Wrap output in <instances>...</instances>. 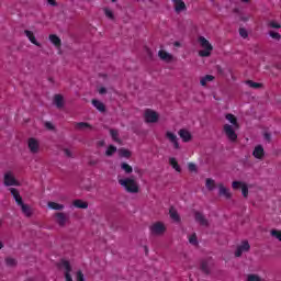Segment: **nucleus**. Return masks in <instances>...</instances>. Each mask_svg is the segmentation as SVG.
Masks as SVG:
<instances>
[{"label": "nucleus", "instance_id": "nucleus-1", "mask_svg": "<svg viewBox=\"0 0 281 281\" xmlns=\"http://www.w3.org/2000/svg\"><path fill=\"white\" fill-rule=\"evenodd\" d=\"M119 183L126 190V192H130V194H137V192H139V184H137L134 176L120 179Z\"/></svg>", "mask_w": 281, "mask_h": 281}, {"label": "nucleus", "instance_id": "nucleus-2", "mask_svg": "<svg viewBox=\"0 0 281 281\" xmlns=\"http://www.w3.org/2000/svg\"><path fill=\"white\" fill-rule=\"evenodd\" d=\"M198 42L200 43L201 47L204 48L199 52V56L202 58H210L212 56V50L214 49V46L205 38L204 36H200L198 38Z\"/></svg>", "mask_w": 281, "mask_h": 281}, {"label": "nucleus", "instance_id": "nucleus-3", "mask_svg": "<svg viewBox=\"0 0 281 281\" xmlns=\"http://www.w3.org/2000/svg\"><path fill=\"white\" fill-rule=\"evenodd\" d=\"M232 188L233 190H240L241 188V194L244 199H247V196H249V187L247 186V183L243 181H233Z\"/></svg>", "mask_w": 281, "mask_h": 281}, {"label": "nucleus", "instance_id": "nucleus-4", "mask_svg": "<svg viewBox=\"0 0 281 281\" xmlns=\"http://www.w3.org/2000/svg\"><path fill=\"white\" fill-rule=\"evenodd\" d=\"M224 133L226 137L229 139V142H236V139H238V135L236 134V131L229 124L224 125Z\"/></svg>", "mask_w": 281, "mask_h": 281}, {"label": "nucleus", "instance_id": "nucleus-5", "mask_svg": "<svg viewBox=\"0 0 281 281\" xmlns=\"http://www.w3.org/2000/svg\"><path fill=\"white\" fill-rule=\"evenodd\" d=\"M145 121L147 124H155L159 122V114L153 110H146L145 111Z\"/></svg>", "mask_w": 281, "mask_h": 281}, {"label": "nucleus", "instance_id": "nucleus-6", "mask_svg": "<svg viewBox=\"0 0 281 281\" xmlns=\"http://www.w3.org/2000/svg\"><path fill=\"white\" fill-rule=\"evenodd\" d=\"M150 232L154 236H161L166 232V225L161 222H157L150 226Z\"/></svg>", "mask_w": 281, "mask_h": 281}, {"label": "nucleus", "instance_id": "nucleus-7", "mask_svg": "<svg viewBox=\"0 0 281 281\" xmlns=\"http://www.w3.org/2000/svg\"><path fill=\"white\" fill-rule=\"evenodd\" d=\"M56 223L59 227H65L69 223V216L64 212L55 213Z\"/></svg>", "mask_w": 281, "mask_h": 281}, {"label": "nucleus", "instance_id": "nucleus-8", "mask_svg": "<svg viewBox=\"0 0 281 281\" xmlns=\"http://www.w3.org/2000/svg\"><path fill=\"white\" fill-rule=\"evenodd\" d=\"M195 222L202 225V227H210V222L205 218V215L200 211H194Z\"/></svg>", "mask_w": 281, "mask_h": 281}, {"label": "nucleus", "instance_id": "nucleus-9", "mask_svg": "<svg viewBox=\"0 0 281 281\" xmlns=\"http://www.w3.org/2000/svg\"><path fill=\"white\" fill-rule=\"evenodd\" d=\"M4 186H5L7 188H10L11 186H16V187H19V186H21V182H19V181L16 180V178H14V176H12L11 172H7V173L4 175Z\"/></svg>", "mask_w": 281, "mask_h": 281}, {"label": "nucleus", "instance_id": "nucleus-10", "mask_svg": "<svg viewBox=\"0 0 281 281\" xmlns=\"http://www.w3.org/2000/svg\"><path fill=\"white\" fill-rule=\"evenodd\" d=\"M249 249H251L249 241L247 240L243 241L241 245L237 247L235 251V257L240 258V256H243V251H249Z\"/></svg>", "mask_w": 281, "mask_h": 281}, {"label": "nucleus", "instance_id": "nucleus-11", "mask_svg": "<svg viewBox=\"0 0 281 281\" xmlns=\"http://www.w3.org/2000/svg\"><path fill=\"white\" fill-rule=\"evenodd\" d=\"M218 196H225L227 200L232 199V192H229V189L224 183L218 184Z\"/></svg>", "mask_w": 281, "mask_h": 281}, {"label": "nucleus", "instance_id": "nucleus-12", "mask_svg": "<svg viewBox=\"0 0 281 281\" xmlns=\"http://www.w3.org/2000/svg\"><path fill=\"white\" fill-rule=\"evenodd\" d=\"M9 191L11 192L16 205H23V198L21 193L15 188H10Z\"/></svg>", "mask_w": 281, "mask_h": 281}, {"label": "nucleus", "instance_id": "nucleus-13", "mask_svg": "<svg viewBox=\"0 0 281 281\" xmlns=\"http://www.w3.org/2000/svg\"><path fill=\"white\" fill-rule=\"evenodd\" d=\"M29 148L33 155H36L40 148L38 140L36 138H29Z\"/></svg>", "mask_w": 281, "mask_h": 281}, {"label": "nucleus", "instance_id": "nucleus-14", "mask_svg": "<svg viewBox=\"0 0 281 281\" xmlns=\"http://www.w3.org/2000/svg\"><path fill=\"white\" fill-rule=\"evenodd\" d=\"M252 156L256 159H265V148L262 145H257L252 151Z\"/></svg>", "mask_w": 281, "mask_h": 281}, {"label": "nucleus", "instance_id": "nucleus-15", "mask_svg": "<svg viewBox=\"0 0 281 281\" xmlns=\"http://www.w3.org/2000/svg\"><path fill=\"white\" fill-rule=\"evenodd\" d=\"M53 104H55L57 109H63V106H65V98L63 97V94H55L53 99Z\"/></svg>", "mask_w": 281, "mask_h": 281}, {"label": "nucleus", "instance_id": "nucleus-16", "mask_svg": "<svg viewBox=\"0 0 281 281\" xmlns=\"http://www.w3.org/2000/svg\"><path fill=\"white\" fill-rule=\"evenodd\" d=\"M179 136L181 137L182 142H191L192 140V134L188 130H180L178 132Z\"/></svg>", "mask_w": 281, "mask_h": 281}, {"label": "nucleus", "instance_id": "nucleus-17", "mask_svg": "<svg viewBox=\"0 0 281 281\" xmlns=\"http://www.w3.org/2000/svg\"><path fill=\"white\" fill-rule=\"evenodd\" d=\"M166 137H167V139H169V142H171V144H173V148L179 150V140L177 138V135H175L171 132H167Z\"/></svg>", "mask_w": 281, "mask_h": 281}, {"label": "nucleus", "instance_id": "nucleus-18", "mask_svg": "<svg viewBox=\"0 0 281 281\" xmlns=\"http://www.w3.org/2000/svg\"><path fill=\"white\" fill-rule=\"evenodd\" d=\"M169 215H170V218L172 221H175V223H181V216H179V212H177V210L175 209V206H171L169 209Z\"/></svg>", "mask_w": 281, "mask_h": 281}, {"label": "nucleus", "instance_id": "nucleus-19", "mask_svg": "<svg viewBox=\"0 0 281 281\" xmlns=\"http://www.w3.org/2000/svg\"><path fill=\"white\" fill-rule=\"evenodd\" d=\"M175 2V11L179 14V12H183L187 10L186 2L183 0H173Z\"/></svg>", "mask_w": 281, "mask_h": 281}, {"label": "nucleus", "instance_id": "nucleus-20", "mask_svg": "<svg viewBox=\"0 0 281 281\" xmlns=\"http://www.w3.org/2000/svg\"><path fill=\"white\" fill-rule=\"evenodd\" d=\"M92 104L94 105V108H95L97 110L100 111V113H106V105H104V104L102 103V101L97 100V99H92Z\"/></svg>", "mask_w": 281, "mask_h": 281}, {"label": "nucleus", "instance_id": "nucleus-21", "mask_svg": "<svg viewBox=\"0 0 281 281\" xmlns=\"http://www.w3.org/2000/svg\"><path fill=\"white\" fill-rule=\"evenodd\" d=\"M158 56L160 60H164L165 63H171L172 60V55L169 53H166L165 50H159Z\"/></svg>", "mask_w": 281, "mask_h": 281}, {"label": "nucleus", "instance_id": "nucleus-22", "mask_svg": "<svg viewBox=\"0 0 281 281\" xmlns=\"http://www.w3.org/2000/svg\"><path fill=\"white\" fill-rule=\"evenodd\" d=\"M57 267L58 269H65L66 272H71V263L65 259H61Z\"/></svg>", "mask_w": 281, "mask_h": 281}, {"label": "nucleus", "instance_id": "nucleus-23", "mask_svg": "<svg viewBox=\"0 0 281 281\" xmlns=\"http://www.w3.org/2000/svg\"><path fill=\"white\" fill-rule=\"evenodd\" d=\"M200 270L202 271V273H204V276H210V273H212V271L210 270V263L205 260L201 261Z\"/></svg>", "mask_w": 281, "mask_h": 281}, {"label": "nucleus", "instance_id": "nucleus-24", "mask_svg": "<svg viewBox=\"0 0 281 281\" xmlns=\"http://www.w3.org/2000/svg\"><path fill=\"white\" fill-rule=\"evenodd\" d=\"M119 153V157L121 158H125V159H131L133 153H131V150L126 149V148H120L117 149Z\"/></svg>", "mask_w": 281, "mask_h": 281}, {"label": "nucleus", "instance_id": "nucleus-25", "mask_svg": "<svg viewBox=\"0 0 281 281\" xmlns=\"http://www.w3.org/2000/svg\"><path fill=\"white\" fill-rule=\"evenodd\" d=\"M24 34L27 36V38L33 43V45H36V47H41V43L36 41V37L34 36V33L32 31H24Z\"/></svg>", "mask_w": 281, "mask_h": 281}, {"label": "nucleus", "instance_id": "nucleus-26", "mask_svg": "<svg viewBox=\"0 0 281 281\" xmlns=\"http://www.w3.org/2000/svg\"><path fill=\"white\" fill-rule=\"evenodd\" d=\"M110 135L113 139V142H116V144L122 145V139H120V132L117 130H110Z\"/></svg>", "mask_w": 281, "mask_h": 281}, {"label": "nucleus", "instance_id": "nucleus-27", "mask_svg": "<svg viewBox=\"0 0 281 281\" xmlns=\"http://www.w3.org/2000/svg\"><path fill=\"white\" fill-rule=\"evenodd\" d=\"M19 206L22 210V214H24L27 217L32 216V209L30 207V205L22 202V204H19Z\"/></svg>", "mask_w": 281, "mask_h": 281}, {"label": "nucleus", "instance_id": "nucleus-28", "mask_svg": "<svg viewBox=\"0 0 281 281\" xmlns=\"http://www.w3.org/2000/svg\"><path fill=\"white\" fill-rule=\"evenodd\" d=\"M226 120L233 124L234 128H240V125H238V119L234 114H226Z\"/></svg>", "mask_w": 281, "mask_h": 281}, {"label": "nucleus", "instance_id": "nucleus-29", "mask_svg": "<svg viewBox=\"0 0 281 281\" xmlns=\"http://www.w3.org/2000/svg\"><path fill=\"white\" fill-rule=\"evenodd\" d=\"M169 165L173 168L176 172H181V166H179V162H177V158L170 157Z\"/></svg>", "mask_w": 281, "mask_h": 281}, {"label": "nucleus", "instance_id": "nucleus-30", "mask_svg": "<svg viewBox=\"0 0 281 281\" xmlns=\"http://www.w3.org/2000/svg\"><path fill=\"white\" fill-rule=\"evenodd\" d=\"M72 205H75V207H78L79 210H87V207H89V203L82 200H75Z\"/></svg>", "mask_w": 281, "mask_h": 281}, {"label": "nucleus", "instance_id": "nucleus-31", "mask_svg": "<svg viewBox=\"0 0 281 281\" xmlns=\"http://www.w3.org/2000/svg\"><path fill=\"white\" fill-rule=\"evenodd\" d=\"M49 41H50V43H53V45H55V47H60V45H61L60 37H58V35H56V34H50Z\"/></svg>", "mask_w": 281, "mask_h": 281}, {"label": "nucleus", "instance_id": "nucleus-32", "mask_svg": "<svg viewBox=\"0 0 281 281\" xmlns=\"http://www.w3.org/2000/svg\"><path fill=\"white\" fill-rule=\"evenodd\" d=\"M75 128H78L79 131H85V128H92V126L87 122H79L75 124Z\"/></svg>", "mask_w": 281, "mask_h": 281}, {"label": "nucleus", "instance_id": "nucleus-33", "mask_svg": "<svg viewBox=\"0 0 281 281\" xmlns=\"http://www.w3.org/2000/svg\"><path fill=\"white\" fill-rule=\"evenodd\" d=\"M212 80H214V76H212V75H206V76H204V77L201 78L200 85H201L202 87H205V85H207V82H212Z\"/></svg>", "mask_w": 281, "mask_h": 281}, {"label": "nucleus", "instance_id": "nucleus-34", "mask_svg": "<svg viewBox=\"0 0 281 281\" xmlns=\"http://www.w3.org/2000/svg\"><path fill=\"white\" fill-rule=\"evenodd\" d=\"M115 153H117V147H115L114 145H110L108 147V149L105 150L106 157H113V155H115Z\"/></svg>", "mask_w": 281, "mask_h": 281}, {"label": "nucleus", "instance_id": "nucleus-35", "mask_svg": "<svg viewBox=\"0 0 281 281\" xmlns=\"http://www.w3.org/2000/svg\"><path fill=\"white\" fill-rule=\"evenodd\" d=\"M216 188V182L214 181V179L209 178L206 179V189L212 192V190H214Z\"/></svg>", "mask_w": 281, "mask_h": 281}, {"label": "nucleus", "instance_id": "nucleus-36", "mask_svg": "<svg viewBox=\"0 0 281 281\" xmlns=\"http://www.w3.org/2000/svg\"><path fill=\"white\" fill-rule=\"evenodd\" d=\"M121 170H124L126 175H131L133 172V167L126 162H122Z\"/></svg>", "mask_w": 281, "mask_h": 281}, {"label": "nucleus", "instance_id": "nucleus-37", "mask_svg": "<svg viewBox=\"0 0 281 281\" xmlns=\"http://www.w3.org/2000/svg\"><path fill=\"white\" fill-rule=\"evenodd\" d=\"M48 207H50V210H65V205L63 204H58L56 202H48Z\"/></svg>", "mask_w": 281, "mask_h": 281}, {"label": "nucleus", "instance_id": "nucleus-38", "mask_svg": "<svg viewBox=\"0 0 281 281\" xmlns=\"http://www.w3.org/2000/svg\"><path fill=\"white\" fill-rule=\"evenodd\" d=\"M246 85H248V87H250L251 89H262V83H258L251 80H247Z\"/></svg>", "mask_w": 281, "mask_h": 281}, {"label": "nucleus", "instance_id": "nucleus-39", "mask_svg": "<svg viewBox=\"0 0 281 281\" xmlns=\"http://www.w3.org/2000/svg\"><path fill=\"white\" fill-rule=\"evenodd\" d=\"M4 262H5L7 267H16V259H14L12 257H7L4 259Z\"/></svg>", "mask_w": 281, "mask_h": 281}, {"label": "nucleus", "instance_id": "nucleus-40", "mask_svg": "<svg viewBox=\"0 0 281 281\" xmlns=\"http://www.w3.org/2000/svg\"><path fill=\"white\" fill-rule=\"evenodd\" d=\"M104 14L110 21H115V14H113V11H111L109 8L103 9Z\"/></svg>", "mask_w": 281, "mask_h": 281}, {"label": "nucleus", "instance_id": "nucleus-41", "mask_svg": "<svg viewBox=\"0 0 281 281\" xmlns=\"http://www.w3.org/2000/svg\"><path fill=\"white\" fill-rule=\"evenodd\" d=\"M268 27H271L272 30H280L281 24L276 21L268 22Z\"/></svg>", "mask_w": 281, "mask_h": 281}, {"label": "nucleus", "instance_id": "nucleus-42", "mask_svg": "<svg viewBox=\"0 0 281 281\" xmlns=\"http://www.w3.org/2000/svg\"><path fill=\"white\" fill-rule=\"evenodd\" d=\"M270 234L273 236V238H277L281 243V231L272 229Z\"/></svg>", "mask_w": 281, "mask_h": 281}, {"label": "nucleus", "instance_id": "nucleus-43", "mask_svg": "<svg viewBox=\"0 0 281 281\" xmlns=\"http://www.w3.org/2000/svg\"><path fill=\"white\" fill-rule=\"evenodd\" d=\"M247 281H262V279L258 274H248Z\"/></svg>", "mask_w": 281, "mask_h": 281}, {"label": "nucleus", "instance_id": "nucleus-44", "mask_svg": "<svg viewBox=\"0 0 281 281\" xmlns=\"http://www.w3.org/2000/svg\"><path fill=\"white\" fill-rule=\"evenodd\" d=\"M188 168H189V172H195V173L199 172V168L193 162H189Z\"/></svg>", "mask_w": 281, "mask_h": 281}, {"label": "nucleus", "instance_id": "nucleus-45", "mask_svg": "<svg viewBox=\"0 0 281 281\" xmlns=\"http://www.w3.org/2000/svg\"><path fill=\"white\" fill-rule=\"evenodd\" d=\"M189 243L190 245H194V246L199 245V239H196V234H193L190 236Z\"/></svg>", "mask_w": 281, "mask_h": 281}, {"label": "nucleus", "instance_id": "nucleus-46", "mask_svg": "<svg viewBox=\"0 0 281 281\" xmlns=\"http://www.w3.org/2000/svg\"><path fill=\"white\" fill-rule=\"evenodd\" d=\"M269 36H271V38H274V41H280V38H281L280 33H277L274 31H270Z\"/></svg>", "mask_w": 281, "mask_h": 281}, {"label": "nucleus", "instance_id": "nucleus-47", "mask_svg": "<svg viewBox=\"0 0 281 281\" xmlns=\"http://www.w3.org/2000/svg\"><path fill=\"white\" fill-rule=\"evenodd\" d=\"M239 36H241V38H247V36H249V33L244 27H240Z\"/></svg>", "mask_w": 281, "mask_h": 281}, {"label": "nucleus", "instance_id": "nucleus-48", "mask_svg": "<svg viewBox=\"0 0 281 281\" xmlns=\"http://www.w3.org/2000/svg\"><path fill=\"white\" fill-rule=\"evenodd\" d=\"M77 281H85V274L82 270L77 271Z\"/></svg>", "mask_w": 281, "mask_h": 281}, {"label": "nucleus", "instance_id": "nucleus-49", "mask_svg": "<svg viewBox=\"0 0 281 281\" xmlns=\"http://www.w3.org/2000/svg\"><path fill=\"white\" fill-rule=\"evenodd\" d=\"M100 164L99 159H89L88 166H98Z\"/></svg>", "mask_w": 281, "mask_h": 281}, {"label": "nucleus", "instance_id": "nucleus-50", "mask_svg": "<svg viewBox=\"0 0 281 281\" xmlns=\"http://www.w3.org/2000/svg\"><path fill=\"white\" fill-rule=\"evenodd\" d=\"M45 127L48 131H55L56 130V127L54 126V124H52V122H45Z\"/></svg>", "mask_w": 281, "mask_h": 281}, {"label": "nucleus", "instance_id": "nucleus-51", "mask_svg": "<svg viewBox=\"0 0 281 281\" xmlns=\"http://www.w3.org/2000/svg\"><path fill=\"white\" fill-rule=\"evenodd\" d=\"M146 54H147L148 58H149L150 60H153L154 55H153V50H150V48L146 47Z\"/></svg>", "mask_w": 281, "mask_h": 281}, {"label": "nucleus", "instance_id": "nucleus-52", "mask_svg": "<svg viewBox=\"0 0 281 281\" xmlns=\"http://www.w3.org/2000/svg\"><path fill=\"white\" fill-rule=\"evenodd\" d=\"M65 278L66 281H74V279L71 278V272H65Z\"/></svg>", "mask_w": 281, "mask_h": 281}, {"label": "nucleus", "instance_id": "nucleus-53", "mask_svg": "<svg viewBox=\"0 0 281 281\" xmlns=\"http://www.w3.org/2000/svg\"><path fill=\"white\" fill-rule=\"evenodd\" d=\"M263 139H266V142H271V134H269V133H265L263 134Z\"/></svg>", "mask_w": 281, "mask_h": 281}, {"label": "nucleus", "instance_id": "nucleus-54", "mask_svg": "<svg viewBox=\"0 0 281 281\" xmlns=\"http://www.w3.org/2000/svg\"><path fill=\"white\" fill-rule=\"evenodd\" d=\"M46 1L49 5H53L54 8H56V5H58V2H56V0H46Z\"/></svg>", "mask_w": 281, "mask_h": 281}, {"label": "nucleus", "instance_id": "nucleus-55", "mask_svg": "<svg viewBox=\"0 0 281 281\" xmlns=\"http://www.w3.org/2000/svg\"><path fill=\"white\" fill-rule=\"evenodd\" d=\"M64 155H66L67 157H72L71 150L67 148L64 149Z\"/></svg>", "mask_w": 281, "mask_h": 281}, {"label": "nucleus", "instance_id": "nucleus-56", "mask_svg": "<svg viewBox=\"0 0 281 281\" xmlns=\"http://www.w3.org/2000/svg\"><path fill=\"white\" fill-rule=\"evenodd\" d=\"M99 93H100L101 95H104V94L106 93V88H104V87L100 88V89H99Z\"/></svg>", "mask_w": 281, "mask_h": 281}, {"label": "nucleus", "instance_id": "nucleus-57", "mask_svg": "<svg viewBox=\"0 0 281 281\" xmlns=\"http://www.w3.org/2000/svg\"><path fill=\"white\" fill-rule=\"evenodd\" d=\"M173 45H175V47H181V43L180 42H175Z\"/></svg>", "mask_w": 281, "mask_h": 281}, {"label": "nucleus", "instance_id": "nucleus-58", "mask_svg": "<svg viewBox=\"0 0 281 281\" xmlns=\"http://www.w3.org/2000/svg\"><path fill=\"white\" fill-rule=\"evenodd\" d=\"M98 146H104V140H100V142H98Z\"/></svg>", "mask_w": 281, "mask_h": 281}, {"label": "nucleus", "instance_id": "nucleus-59", "mask_svg": "<svg viewBox=\"0 0 281 281\" xmlns=\"http://www.w3.org/2000/svg\"><path fill=\"white\" fill-rule=\"evenodd\" d=\"M145 254L148 255V246H145Z\"/></svg>", "mask_w": 281, "mask_h": 281}, {"label": "nucleus", "instance_id": "nucleus-60", "mask_svg": "<svg viewBox=\"0 0 281 281\" xmlns=\"http://www.w3.org/2000/svg\"><path fill=\"white\" fill-rule=\"evenodd\" d=\"M0 249H3V241H0Z\"/></svg>", "mask_w": 281, "mask_h": 281}, {"label": "nucleus", "instance_id": "nucleus-61", "mask_svg": "<svg viewBox=\"0 0 281 281\" xmlns=\"http://www.w3.org/2000/svg\"><path fill=\"white\" fill-rule=\"evenodd\" d=\"M243 3H249V0H240Z\"/></svg>", "mask_w": 281, "mask_h": 281}, {"label": "nucleus", "instance_id": "nucleus-62", "mask_svg": "<svg viewBox=\"0 0 281 281\" xmlns=\"http://www.w3.org/2000/svg\"><path fill=\"white\" fill-rule=\"evenodd\" d=\"M49 82H54V78L49 77L48 78Z\"/></svg>", "mask_w": 281, "mask_h": 281}, {"label": "nucleus", "instance_id": "nucleus-63", "mask_svg": "<svg viewBox=\"0 0 281 281\" xmlns=\"http://www.w3.org/2000/svg\"><path fill=\"white\" fill-rule=\"evenodd\" d=\"M217 71H220V72H222V71H223V70L221 69V67H220V66L217 67Z\"/></svg>", "mask_w": 281, "mask_h": 281}, {"label": "nucleus", "instance_id": "nucleus-64", "mask_svg": "<svg viewBox=\"0 0 281 281\" xmlns=\"http://www.w3.org/2000/svg\"><path fill=\"white\" fill-rule=\"evenodd\" d=\"M241 21H247V18H241Z\"/></svg>", "mask_w": 281, "mask_h": 281}]
</instances>
